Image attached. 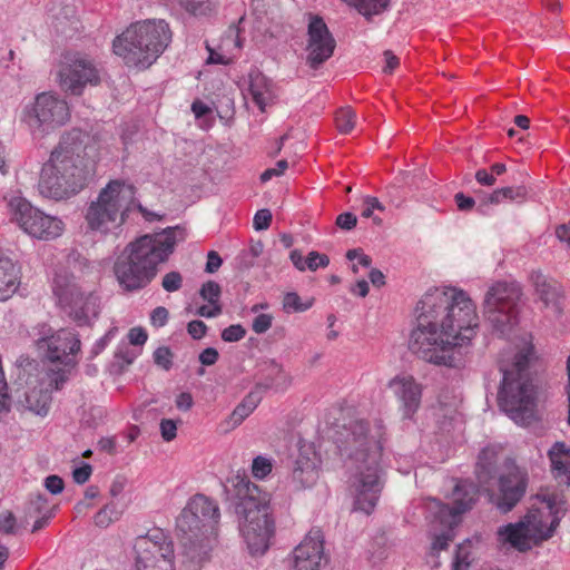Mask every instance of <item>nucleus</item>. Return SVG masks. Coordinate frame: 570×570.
<instances>
[{"instance_id":"obj_62","label":"nucleus","mask_w":570,"mask_h":570,"mask_svg":"<svg viewBox=\"0 0 570 570\" xmlns=\"http://www.w3.org/2000/svg\"><path fill=\"white\" fill-rule=\"evenodd\" d=\"M346 258L348 261H354L357 258L358 264L363 267H370L372 264V258L368 255L362 253L361 249H348L346 253Z\"/></svg>"},{"instance_id":"obj_9","label":"nucleus","mask_w":570,"mask_h":570,"mask_svg":"<svg viewBox=\"0 0 570 570\" xmlns=\"http://www.w3.org/2000/svg\"><path fill=\"white\" fill-rule=\"evenodd\" d=\"M39 348L47 347V358L51 365L40 371L38 364L28 365L37 370L38 386H32L33 392H53L65 387L78 365L77 355L81 350V342L78 333L69 328H61L50 335L37 341Z\"/></svg>"},{"instance_id":"obj_54","label":"nucleus","mask_w":570,"mask_h":570,"mask_svg":"<svg viewBox=\"0 0 570 570\" xmlns=\"http://www.w3.org/2000/svg\"><path fill=\"white\" fill-rule=\"evenodd\" d=\"M169 318L168 309L164 306L156 307L150 314V323L155 327H163Z\"/></svg>"},{"instance_id":"obj_20","label":"nucleus","mask_w":570,"mask_h":570,"mask_svg":"<svg viewBox=\"0 0 570 570\" xmlns=\"http://www.w3.org/2000/svg\"><path fill=\"white\" fill-rule=\"evenodd\" d=\"M294 570H321L326 562L324 538L320 529H312L292 553Z\"/></svg>"},{"instance_id":"obj_53","label":"nucleus","mask_w":570,"mask_h":570,"mask_svg":"<svg viewBox=\"0 0 570 570\" xmlns=\"http://www.w3.org/2000/svg\"><path fill=\"white\" fill-rule=\"evenodd\" d=\"M161 438L166 442L173 441L177 435V422L171 419H163L159 424Z\"/></svg>"},{"instance_id":"obj_44","label":"nucleus","mask_w":570,"mask_h":570,"mask_svg":"<svg viewBox=\"0 0 570 570\" xmlns=\"http://www.w3.org/2000/svg\"><path fill=\"white\" fill-rule=\"evenodd\" d=\"M161 286L166 292H177L183 286V276L179 272L173 271L164 275Z\"/></svg>"},{"instance_id":"obj_35","label":"nucleus","mask_w":570,"mask_h":570,"mask_svg":"<svg viewBox=\"0 0 570 570\" xmlns=\"http://www.w3.org/2000/svg\"><path fill=\"white\" fill-rule=\"evenodd\" d=\"M527 189L523 186L503 187L492 191L488 197V203L500 204L504 200L524 199Z\"/></svg>"},{"instance_id":"obj_42","label":"nucleus","mask_w":570,"mask_h":570,"mask_svg":"<svg viewBox=\"0 0 570 570\" xmlns=\"http://www.w3.org/2000/svg\"><path fill=\"white\" fill-rule=\"evenodd\" d=\"M421 394H401L403 416L410 419L421 403Z\"/></svg>"},{"instance_id":"obj_5","label":"nucleus","mask_w":570,"mask_h":570,"mask_svg":"<svg viewBox=\"0 0 570 570\" xmlns=\"http://www.w3.org/2000/svg\"><path fill=\"white\" fill-rule=\"evenodd\" d=\"M220 512L218 503L195 494L176 519L181 541V563L185 570H199L208 559L217 537Z\"/></svg>"},{"instance_id":"obj_46","label":"nucleus","mask_w":570,"mask_h":570,"mask_svg":"<svg viewBox=\"0 0 570 570\" xmlns=\"http://www.w3.org/2000/svg\"><path fill=\"white\" fill-rule=\"evenodd\" d=\"M330 264V258L325 254L318 252H309L306 257V269L315 272L318 268H325Z\"/></svg>"},{"instance_id":"obj_17","label":"nucleus","mask_w":570,"mask_h":570,"mask_svg":"<svg viewBox=\"0 0 570 570\" xmlns=\"http://www.w3.org/2000/svg\"><path fill=\"white\" fill-rule=\"evenodd\" d=\"M533 356V346L529 345L514 355L509 366H500L501 376L498 392H534L530 373V361Z\"/></svg>"},{"instance_id":"obj_41","label":"nucleus","mask_w":570,"mask_h":570,"mask_svg":"<svg viewBox=\"0 0 570 570\" xmlns=\"http://www.w3.org/2000/svg\"><path fill=\"white\" fill-rule=\"evenodd\" d=\"M542 502L547 504L549 509V514L554 518L556 512H559V515L562 518L566 514L567 508L564 507L566 502L562 501L557 494H544L542 495Z\"/></svg>"},{"instance_id":"obj_38","label":"nucleus","mask_w":570,"mask_h":570,"mask_svg":"<svg viewBox=\"0 0 570 570\" xmlns=\"http://www.w3.org/2000/svg\"><path fill=\"white\" fill-rule=\"evenodd\" d=\"M314 304V298L302 302L299 295L295 292L286 293L283 299V309L286 313H299L309 309Z\"/></svg>"},{"instance_id":"obj_19","label":"nucleus","mask_w":570,"mask_h":570,"mask_svg":"<svg viewBox=\"0 0 570 570\" xmlns=\"http://www.w3.org/2000/svg\"><path fill=\"white\" fill-rule=\"evenodd\" d=\"M321 456L311 445L299 448L289 475V485L295 491L313 488L320 478Z\"/></svg>"},{"instance_id":"obj_26","label":"nucleus","mask_w":570,"mask_h":570,"mask_svg":"<svg viewBox=\"0 0 570 570\" xmlns=\"http://www.w3.org/2000/svg\"><path fill=\"white\" fill-rule=\"evenodd\" d=\"M530 537L534 541H544L550 539L556 529L559 527L561 517L559 515V512H556V517L552 518L550 524L548 525L547 522L543 520V514L540 510H532L523 518Z\"/></svg>"},{"instance_id":"obj_49","label":"nucleus","mask_w":570,"mask_h":570,"mask_svg":"<svg viewBox=\"0 0 570 570\" xmlns=\"http://www.w3.org/2000/svg\"><path fill=\"white\" fill-rule=\"evenodd\" d=\"M17 530L16 517L10 511L0 513V532L3 534H14Z\"/></svg>"},{"instance_id":"obj_18","label":"nucleus","mask_w":570,"mask_h":570,"mask_svg":"<svg viewBox=\"0 0 570 570\" xmlns=\"http://www.w3.org/2000/svg\"><path fill=\"white\" fill-rule=\"evenodd\" d=\"M336 41L320 16H311L307 26V63L317 69L334 53Z\"/></svg>"},{"instance_id":"obj_31","label":"nucleus","mask_w":570,"mask_h":570,"mask_svg":"<svg viewBox=\"0 0 570 570\" xmlns=\"http://www.w3.org/2000/svg\"><path fill=\"white\" fill-rule=\"evenodd\" d=\"M138 356V353L129 347L128 344H119L115 351L114 360L108 366L111 375H120L125 368L130 365Z\"/></svg>"},{"instance_id":"obj_57","label":"nucleus","mask_w":570,"mask_h":570,"mask_svg":"<svg viewBox=\"0 0 570 570\" xmlns=\"http://www.w3.org/2000/svg\"><path fill=\"white\" fill-rule=\"evenodd\" d=\"M187 332L194 340H200L206 335L207 325L203 321L195 320L187 324Z\"/></svg>"},{"instance_id":"obj_1","label":"nucleus","mask_w":570,"mask_h":570,"mask_svg":"<svg viewBox=\"0 0 570 570\" xmlns=\"http://www.w3.org/2000/svg\"><path fill=\"white\" fill-rule=\"evenodd\" d=\"M415 312L410 351L429 363L455 367L456 348L469 345L479 326L476 306L469 294L452 286L434 287L422 296Z\"/></svg>"},{"instance_id":"obj_60","label":"nucleus","mask_w":570,"mask_h":570,"mask_svg":"<svg viewBox=\"0 0 570 570\" xmlns=\"http://www.w3.org/2000/svg\"><path fill=\"white\" fill-rule=\"evenodd\" d=\"M443 527L446 529V532L436 535L432 544V548L438 551L445 550L449 546V542L452 540L451 531L453 528L450 529L446 525Z\"/></svg>"},{"instance_id":"obj_39","label":"nucleus","mask_w":570,"mask_h":570,"mask_svg":"<svg viewBox=\"0 0 570 570\" xmlns=\"http://www.w3.org/2000/svg\"><path fill=\"white\" fill-rule=\"evenodd\" d=\"M274 460L265 455H257L252 463V474L257 480H264L274 468Z\"/></svg>"},{"instance_id":"obj_45","label":"nucleus","mask_w":570,"mask_h":570,"mask_svg":"<svg viewBox=\"0 0 570 570\" xmlns=\"http://www.w3.org/2000/svg\"><path fill=\"white\" fill-rule=\"evenodd\" d=\"M117 332H118L117 327H111L105 333L104 336H101L99 340H97L91 347L90 357L94 358V357L98 356L109 345V343L115 338Z\"/></svg>"},{"instance_id":"obj_48","label":"nucleus","mask_w":570,"mask_h":570,"mask_svg":"<svg viewBox=\"0 0 570 570\" xmlns=\"http://www.w3.org/2000/svg\"><path fill=\"white\" fill-rule=\"evenodd\" d=\"M163 397L169 403L174 402L175 406L183 412L188 411L194 404L191 394H163Z\"/></svg>"},{"instance_id":"obj_37","label":"nucleus","mask_w":570,"mask_h":570,"mask_svg":"<svg viewBox=\"0 0 570 570\" xmlns=\"http://www.w3.org/2000/svg\"><path fill=\"white\" fill-rule=\"evenodd\" d=\"M356 121V115L350 107L341 108L335 114V125L341 134H350Z\"/></svg>"},{"instance_id":"obj_14","label":"nucleus","mask_w":570,"mask_h":570,"mask_svg":"<svg viewBox=\"0 0 570 570\" xmlns=\"http://www.w3.org/2000/svg\"><path fill=\"white\" fill-rule=\"evenodd\" d=\"M70 118L68 102L55 92H41L26 106L23 121L32 131L50 132Z\"/></svg>"},{"instance_id":"obj_24","label":"nucleus","mask_w":570,"mask_h":570,"mask_svg":"<svg viewBox=\"0 0 570 570\" xmlns=\"http://www.w3.org/2000/svg\"><path fill=\"white\" fill-rule=\"evenodd\" d=\"M20 279V267L0 248V301H7L16 293Z\"/></svg>"},{"instance_id":"obj_34","label":"nucleus","mask_w":570,"mask_h":570,"mask_svg":"<svg viewBox=\"0 0 570 570\" xmlns=\"http://www.w3.org/2000/svg\"><path fill=\"white\" fill-rule=\"evenodd\" d=\"M350 6L354 7L361 14L370 18L384 11L390 0H345Z\"/></svg>"},{"instance_id":"obj_55","label":"nucleus","mask_w":570,"mask_h":570,"mask_svg":"<svg viewBox=\"0 0 570 570\" xmlns=\"http://www.w3.org/2000/svg\"><path fill=\"white\" fill-rule=\"evenodd\" d=\"M129 344L135 346H141L148 338L147 332L142 327H132L127 334Z\"/></svg>"},{"instance_id":"obj_29","label":"nucleus","mask_w":570,"mask_h":570,"mask_svg":"<svg viewBox=\"0 0 570 570\" xmlns=\"http://www.w3.org/2000/svg\"><path fill=\"white\" fill-rule=\"evenodd\" d=\"M554 478H566L570 484V446L564 442H556L548 452Z\"/></svg>"},{"instance_id":"obj_7","label":"nucleus","mask_w":570,"mask_h":570,"mask_svg":"<svg viewBox=\"0 0 570 570\" xmlns=\"http://www.w3.org/2000/svg\"><path fill=\"white\" fill-rule=\"evenodd\" d=\"M173 31L164 19H146L131 23L112 41V51L129 68L146 70L166 51Z\"/></svg>"},{"instance_id":"obj_30","label":"nucleus","mask_w":570,"mask_h":570,"mask_svg":"<svg viewBox=\"0 0 570 570\" xmlns=\"http://www.w3.org/2000/svg\"><path fill=\"white\" fill-rule=\"evenodd\" d=\"M177 7L197 19L210 18L217 11V2L213 0H178Z\"/></svg>"},{"instance_id":"obj_47","label":"nucleus","mask_w":570,"mask_h":570,"mask_svg":"<svg viewBox=\"0 0 570 570\" xmlns=\"http://www.w3.org/2000/svg\"><path fill=\"white\" fill-rule=\"evenodd\" d=\"M246 335V330L240 324H233L224 328L222 332V340L228 343L239 342Z\"/></svg>"},{"instance_id":"obj_21","label":"nucleus","mask_w":570,"mask_h":570,"mask_svg":"<svg viewBox=\"0 0 570 570\" xmlns=\"http://www.w3.org/2000/svg\"><path fill=\"white\" fill-rule=\"evenodd\" d=\"M499 409L517 424L529 425L537 420L534 394H497Z\"/></svg>"},{"instance_id":"obj_4","label":"nucleus","mask_w":570,"mask_h":570,"mask_svg":"<svg viewBox=\"0 0 570 570\" xmlns=\"http://www.w3.org/2000/svg\"><path fill=\"white\" fill-rule=\"evenodd\" d=\"M184 229L168 227L159 233L146 234L130 243L115 263L116 278L127 292L148 286L157 275V267L168 259Z\"/></svg>"},{"instance_id":"obj_2","label":"nucleus","mask_w":570,"mask_h":570,"mask_svg":"<svg viewBox=\"0 0 570 570\" xmlns=\"http://www.w3.org/2000/svg\"><path fill=\"white\" fill-rule=\"evenodd\" d=\"M335 431V442L350 460L355 509L370 514L375 508L383 488V470L380 460L383 450L384 425L376 421L371 430L362 419H335L331 423Z\"/></svg>"},{"instance_id":"obj_13","label":"nucleus","mask_w":570,"mask_h":570,"mask_svg":"<svg viewBox=\"0 0 570 570\" xmlns=\"http://www.w3.org/2000/svg\"><path fill=\"white\" fill-rule=\"evenodd\" d=\"M521 288L515 283L498 282L484 298V313L493 330L507 335L518 323V302Z\"/></svg>"},{"instance_id":"obj_58","label":"nucleus","mask_w":570,"mask_h":570,"mask_svg":"<svg viewBox=\"0 0 570 570\" xmlns=\"http://www.w3.org/2000/svg\"><path fill=\"white\" fill-rule=\"evenodd\" d=\"M357 217L352 213H343L336 217V225L341 229L351 230L356 226Z\"/></svg>"},{"instance_id":"obj_50","label":"nucleus","mask_w":570,"mask_h":570,"mask_svg":"<svg viewBox=\"0 0 570 570\" xmlns=\"http://www.w3.org/2000/svg\"><path fill=\"white\" fill-rule=\"evenodd\" d=\"M287 167H288L287 160L281 159L276 163L275 167L267 168L266 170H264L261 174L259 179L262 183H267L273 177L282 176L285 173V170L287 169Z\"/></svg>"},{"instance_id":"obj_25","label":"nucleus","mask_w":570,"mask_h":570,"mask_svg":"<svg viewBox=\"0 0 570 570\" xmlns=\"http://www.w3.org/2000/svg\"><path fill=\"white\" fill-rule=\"evenodd\" d=\"M535 291L544 307L549 309L553 316L559 317L563 311V294L560 284L553 279L538 277L535 281Z\"/></svg>"},{"instance_id":"obj_59","label":"nucleus","mask_w":570,"mask_h":570,"mask_svg":"<svg viewBox=\"0 0 570 570\" xmlns=\"http://www.w3.org/2000/svg\"><path fill=\"white\" fill-rule=\"evenodd\" d=\"M91 473V465L88 463H83L81 466L73 470L72 478L76 483L83 484L89 480Z\"/></svg>"},{"instance_id":"obj_40","label":"nucleus","mask_w":570,"mask_h":570,"mask_svg":"<svg viewBox=\"0 0 570 570\" xmlns=\"http://www.w3.org/2000/svg\"><path fill=\"white\" fill-rule=\"evenodd\" d=\"M199 294L203 299L207 301L210 305H220L219 298L222 289L218 283L208 281L202 285Z\"/></svg>"},{"instance_id":"obj_56","label":"nucleus","mask_w":570,"mask_h":570,"mask_svg":"<svg viewBox=\"0 0 570 570\" xmlns=\"http://www.w3.org/2000/svg\"><path fill=\"white\" fill-rule=\"evenodd\" d=\"M46 512H50L47 509V499L43 495L38 494L35 499H32L30 501L28 513L30 515H33V514H41L42 515Z\"/></svg>"},{"instance_id":"obj_64","label":"nucleus","mask_w":570,"mask_h":570,"mask_svg":"<svg viewBox=\"0 0 570 570\" xmlns=\"http://www.w3.org/2000/svg\"><path fill=\"white\" fill-rule=\"evenodd\" d=\"M223 259L218 255L217 252L210 250L207 254V262H206V272L207 273H215L218 271V268L222 266Z\"/></svg>"},{"instance_id":"obj_10","label":"nucleus","mask_w":570,"mask_h":570,"mask_svg":"<svg viewBox=\"0 0 570 570\" xmlns=\"http://www.w3.org/2000/svg\"><path fill=\"white\" fill-rule=\"evenodd\" d=\"M135 188L125 180H110L98 195L96 202H92L86 212V220L92 230L107 233L111 226L125 222L124 199L132 197Z\"/></svg>"},{"instance_id":"obj_22","label":"nucleus","mask_w":570,"mask_h":570,"mask_svg":"<svg viewBox=\"0 0 570 570\" xmlns=\"http://www.w3.org/2000/svg\"><path fill=\"white\" fill-rule=\"evenodd\" d=\"M60 306L78 326L90 325L99 314V298L94 293L79 291L69 304Z\"/></svg>"},{"instance_id":"obj_33","label":"nucleus","mask_w":570,"mask_h":570,"mask_svg":"<svg viewBox=\"0 0 570 570\" xmlns=\"http://www.w3.org/2000/svg\"><path fill=\"white\" fill-rule=\"evenodd\" d=\"M23 400H19L26 409L37 415H47L51 404V394H22Z\"/></svg>"},{"instance_id":"obj_27","label":"nucleus","mask_w":570,"mask_h":570,"mask_svg":"<svg viewBox=\"0 0 570 570\" xmlns=\"http://www.w3.org/2000/svg\"><path fill=\"white\" fill-rule=\"evenodd\" d=\"M498 540L502 543H509L519 551L530 549V533L523 519L515 523H509L498 529Z\"/></svg>"},{"instance_id":"obj_15","label":"nucleus","mask_w":570,"mask_h":570,"mask_svg":"<svg viewBox=\"0 0 570 570\" xmlns=\"http://www.w3.org/2000/svg\"><path fill=\"white\" fill-rule=\"evenodd\" d=\"M58 76L61 89L73 96H80L87 86L100 82L96 63L80 52L65 55Z\"/></svg>"},{"instance_id":"obj_16","label":"nucleus","mask_w":570,"mask_h":570,"mask_svg":"<svg viewBox=\"0 0 570 570\" xmlns=\"http://www.w3.org/2000/svg\"><path fill=\"white\" fill-rule=\"evenodd\" d=\"M479 488L468 480L459 481L453 491V505L443 504L438 500L430 501L428 509L434 514V521L450 529L454 528L460 515L471 510L479 499Z\"/></svg>"},{"instance_id":"obj_43","label":"nucleus","mask_w":570,"mask_h":570,"mask_svg":"<svg viewBox=\"0 0 570 570\" xmlns=\"http://www.w3.org/2000/svg\"><path fill=\"white\" fill-rule=\"evenodd\" d=\"M154 362L159 367L168 371L173 366V353L169 347L160 346L154 352Z\"/></svg>"},{"instance_id":"obj_36","label":"nucleus","mask_w":570,"mask_h":570,"mask_svg":"<svg viewBox=\"0 0 570 570\" xmlns=\"http://www.w3.org/2000/svg\"><path fill=\"white\" fill-rule=\"evenodd\" d=\"M389 389L392 392H421V385L409 373L397 374L389 382Z\"/></svg>"},{"instance_id":"obj_12","label":"nucleus","mask_w":570,"mask_h":570,"mask_svg":"<svg viewBox=\"0 0 570 570\" xmlns=\"http://www.w3.org/2000/svg\"><path fill=\"white\" fill-rule=\"evenodd\" d=\"M7 208L10 220L33 238L50 240L63 232L65 224L60 218L45 214L22 196L10 197Z\"/></svg>"},{"instance_id":"obj_8","label":"nucleus","mask_w":570,"mask_h":570,"mask_svg":"<svg viewBox=\"0 0 570 570\" xmlns=\"http://www.w3.org/2000/svg\"><path fill=\"white\" fill-rule=\"evenodd\" d=\"M475 475L488 493L489 501L501 512L508 513L522 500L528 488V473L511 459L498 465L497 453L483 449L475 465Z\"/></svg>"},{"instance_id":"obj_11","label":"nucleus","mask_w":570,"mask_h":570,"mask_svg":"<svg viewBox=\"0 0 570 570\" xmlns=\"http://www.w3.org/2000/svg\"><path fill=\"white\" fill-rule=\"evenodd\" d=\"M134 570H175L174 542L160 528L138 535L132 543Z\"/></svg>"},{"instance_id":"obj_52","label":"nucleus","mask_w":570,"mask_h":570,"mask_svg":"<svg viewBox=\"0 0 570 570\" xmlns=\"http://www.w3.org/2000/svg\"><path fill=\"white\" fill-rule=\"evenodd\" d=\"M272 218L273 216L269 209H259L254 216L253 226L256 230H265L269 227Z\"/></svg>"},{"instance_id":"obj_51","label":"nucleus","mask_w":570,"mask_h":570,"mask_svg":"<svg viewBox=\"0 0 570 570\" xmlns=\"http://www.w3.org/2000/svg\"><path fill=\"white\" fill-rule=\"evenodd\" d=\"M273 323V316L271 314H258L252 324V328L256 334H264L271 327Z\"/></svg>"},{"instance_id":"obj_61","label":"nucleus","mask_w":570,"mask_h":570,"mask_svg":"<svg viewBox=\"0 0 570 570\" xmlns=\"http://www.w3.org/2000/svg\"><path fill=\"white\" fill-rule=\"evenodd\" d=\"M45 487L50 493L58 494L63 490V480L58 475H49L45 480Z\"/></svg>"},{"instance_id":"obj_28","label":"nucleus","mask_w":570,"mask_h":570,"mask_svg":"<svg viewBox=\"0 0 570 570\" xmlns=\"http://www.w3.org/2000/svg\"><path fill=\"white\" fill-rule=\"evenodd\" d=\"M75 277L66 268H57L52 277V292L59 304H69L80 288L73 282Z\"/></svg>"},{"instance_id":"obj_63","label":"nucleus","mask_w":570,"mask_h":570,"mask_svg":"<svg viewBox=\"0 0 570 570\" xmlns=\"http://www.w3.org/2000/svg\"><path fill=\"white\" fill-rule=\"evenodd\" d=\"M196 314L206 318L216 317L222 314V305H202L197 308Z\"/></svg>"},{"instance_id":"obj_3","label":"nucleus","mask_w":570,"mask_h":570,"mask_svg":"<svg viewBox=\"0 0 570 570\" xmlns=\"http://www.w3.org/2000/svg\"><path fill=\"white\" fill-rule=\"evenodd\" d=\"M81 132L65 135L43 164L38 181L39 194L48 199L65 200L79 194L95 174L97 148L85 144Z\"/></svg>"},{"instance_id":"obj_6","label":"nucleus","mask_w":570,"mask_h":570,"mask_svg":"<svg viewBox=\"0 0 570 570\" xmlns=\"http://www.w3.org/2000/svg\"><path fill=\"white\" fill-rule=\"evenodd\" d=\"M239 532L252 556L264 554L275 535V519L271 509V497L258 485L247 479H240L237 484Z\"/></svg>"},{"instance_id":"obj_32","label":"nucleus","mask_w":570,"mask_h":570,"mask_svg":"<svg viewBox=\"0 0 570 570\" xmlns=\"http://www.w3.org/2000/svg\"><path fill=\"white\" fill-rule=\"evenodd\" d=\"M262 399L259 394H247L242 402L234 409L229 416L228 423L232 428L238 426L246 417H248L258 406Z\"/></svg>"},{"instance_id":"obj_23","label":"nucleus","mask_w":570,"mask_h":570,"mask_svg":"<svg viewBox=\"0 0 570 570\" xmlns=\"http://www.w3.org/2000/svg\"><path fill=\"white\" fill-rule=\"evenodd\" d=\"M248 91L261 111H265L266 107L277 99L275 83L258 69L252 70L248 75Z\"/></svg>"}]
</instances>
